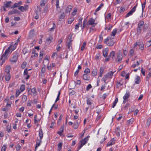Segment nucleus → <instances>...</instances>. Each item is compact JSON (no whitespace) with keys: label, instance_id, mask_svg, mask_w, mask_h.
<instances>
[{"label":"nucleus","instance_id":"f257e3e1","mask_svg":"<svg viewBox=\"0 0 151 151\" xmlns=\"http://www.w3.org/2000/svg\"><path fill=\"white\" fill-rule=\"evenodd\" d=\"M10 47H8L7 49L6 50L4 53L1 56L0 60H2V64H3L6 60L8 58V57L11 54L10 52L9 49Z\"/></svg>","mask_w":151,"mask_h":151},{"label":"nucleus","instance_id":"f03ea898","mask_svg":"<svg viewBox=\"0 0 151 151\" xmlns=\"http://www.w3.org/2000/svg\"><path fill=\"white\" fill-rule=\"evenodd\" d=\"M114 72H112L111 71L106 73L103 77L102 79V80L104 82V83L105 84H106V80L108 78H111L112 76L113 75L114 73Z\"/></svg>","mask_w":151,"mask_h":151},{"label":"nucleus","instance_id":"7ed1b4c3","mask_svg":"<svg viewBox=\"0 0 151 151\" xmlns=\"http://www.w3.org/2000/svg\"><path fill=\"white\" fill-rule=\"evenodd\" d=\"M89 137V136H88L85 138L80 141L81 145L79 147V149H80L83 145H84L87 143L88 140V138Z\"/></svg>","mask_w":151,"mask_h":151},{"label":"nucleus","instance_id":"20e7f679","mask_svg":"<svg viewBox=\"0 0 151 151\" xmlns=\"http://www.w3.org/2000/svg\"><path fill=\"white\" fill-rule=\"evenodd\" d=\"M137 6V4H136V6H134L132 9L126 15V17H128L129 16L132 15L136 10V8Z\"/></svg>","mask_w":151,"mask_h":151},{"label":"nucleus","instance_id":"39448f33","mask_svg":"<svg viewBox=\"0 0 151 151\" xmlns=\"http://www.w3.org/2000/svg\"><path fill=\"white\" fill-rule=\"evenodd\" d=\"M137 6V4H136V6H134L132 9L126 15V17H128L129 16L132 15L136 10V8Z\"/></svg>","mask_w":151,"mask_h":151},{"label":"nucleus","instance_id":"423d86ee","mask_svg":"<svg viewBox=\"0 0 151 151\" xmlns=\"http://www.w3.org/2000/svg\"><path fill=\"white\" fill-rule=\"evenodd\" d=\"M18 57V54L17 53H15L13 56L12 59L10 60V62L12 64L15 63L17 61Z\"/></svg>","mask_w":151,"mask_h":151},{"label":"nucleus","instance_id":"0eeeda50","mask_svg":"<svg viewBox=\"0 0 151 151\" xmlns=\"http://www.w3.org/2000/svg\"><path fill=\"white\" fill-rule=\"evenodd\" d=\"M137 46H139V48L141 50H143L144 49V45L142 42H136L134 44V47L135 48Z\"/></svg>","mask_w":151,"mask_h":151},{"label":"nucleus","instance_id":"6e6552de","mask_svg":"<svg viewBox=\"0 0 151 151\" xmlns=\"http://www.w3.org/2000/svg\"><path fill=\"white\" fill-rule=\"evenodd\" d=\"M122 58L123 56L122 55L119 53L116 59L115 60V62L118 63H120L122 60Z\"/></svg>","mask_w":151,"mask_h":151},{"label":"nucleus","instance_id":"1a4fd4ad","mask_svg":"<svg viewBox=\"0 0 151 151\" xmlns=\"http://www.w3.org/2000/svg\"><path fill=\"white\" fill-rule=\"evenodd\" d=\"M144 22L143 21H140L139 23L138 24V27L142 28L144 27L145 29H147V26H145V25L143 26L144 24Z\"/></svg>","mask_w":151,"mask_h":151},{"label":"nucleus","instance_id":"9d476101","mask_svg":"<svg viewBox=\"0 0 151 151\" xmlns=\"http://www.w3.org/2000/svg\"><path fill=\"white\" fill-rule=\"evenodd\" d=\"M52 3L55 2V3H56L55 5L56 6L57 9L58 10V12H59L60 11V8L59 7V0H52Z\"/></svg>","mask_w":151,"mask_h":151},{"label":"nucleus","instance_id":"9b49d317","mask_svg":"<svg viewBox=\"0 0 151 151\" xmlns=\"http://www.w3.org/2000/svg\"><path fill=\"white\" fill-rule=\"evenodd\" d=\"M72 41V40L71 38H70L69 39V41H68L67 43L68 48L69 49H71L72 48V44L71 43V42Z\"/></svg>","mask_w":151,"mask_h":151},{"label":"nucleus","instance_id":"f8f14e48","mask_svg":"<svg viewBox=\"0 0 151 151\" xmlns=\"http://www.w3.org/2000/svg\"><path fill=\"white\" fill-rule=\"evenodd\" d=\"M53 39V37L52 36H50L46 39V43L49 44Z\"/></svg>","mask_w":151,"mask_h":151},{"label":"nucleus","instance_id":"ddd939ff","mask_svg":"<svg viewBox=\"0 0 151 151\" xmlns=\"http://www.w3.org/2000/svg\"><path fill=\"white\" fill-rule=\"evenodd\" d=\"M64 128V125H62L60 129L59 130L58 132L57 133L60 135H61L62 133L63 132Z\"/></svg>","mask_w":151,"mask_h":151},{"label":"nucleus","instance_id":"4468645a","mask_svg":"<svg viewBox=\"0 0 151 151\" xmlns=\"http://www.w3.org/2000/svg\"><path fill=\"white\" fill-rule=\"evenodd\" d=\"M109 49L108 48H105L103 51V56L105 57H106L108 55V52Z\"/></svg>","mask_w":151,"mask_h":151},{"label":"nucleus","instance_id":"2eb2a0df","mask_svg":"<svg viewBox=\"0 0 151 151\" xmlns=\"http://www.w3.org/2000/svg\"><path fill=\"white\" fill-rule=\"evenodd\" d=\"M17 45V44H16V43H15L14 45H11L8 47H10V49H9V50L10 51V52L11 53L15 48Z\"/></svg>","mask_w":151,"mask_h":151},{"label":"nucleus","instance_id":"dca6fc26","mask_svg":"<svg viewBox=\"0 0 151 151\" xmlns=\"http://www.w3.org/2000/svg\"><path fill=\"white\" fill-rule=\"evenodd\" d=\"M95 22V19L91 18L89 19L88 21V23L89 25H93L94 24Z\"/></svg>","mask_w":151,"mask_h":151},{"label":"nucleus","instance_id":"f3484780","mask_svg":"<svg viewBox=\"0 0 151 151\" xmlns=\"http://www.w3.org/2000/svg\"><path fill=\"white\" fill-rule=\"evenodd\" d=\"M65 17V14L64 12L62 13L60 15L59 17L60 21H63L64 20Z\"/></svg>","mask_w":151,"mask_h":151},{"label":"nucleus","instance_id":"a211bd4d","mask_svg":"<svg viewBox=\"0 0 151 151\" xmlns=\"http://www.w3.org/2000/svg\"><path fill=\"white\" fill-rule=\"evenodd\" d=\"M142 15L140 16V18H142L143 16V12H144V9L145 8V1L143 4H142Z\"/></svg>","mask_w":151,"mask_h":151},{"label":"nucleus","instance_id":"6ab92c4d","mask_svg":"<svg viewBox=\"0 0 151 151\" xmlns=\"http://www.w3.org/2000/svg\"><path fill=\"white\" fill-rule=\"evenodd\" d=\"M104 71V69L103 67H101L100 68L99 77L102 76L103 73Z\"/></svg>","mask_w":151,"mask_h":151},{"label":"nucleus","instance_id":"aec40b11","mask_svg":"<svg viewBox=\"0 0 151 151\" xmlns=\"http://www.w3.org/2000/svg\"><path fill=\"white\" fill-rule=\"evenodd\" d=\"M114 42L111 40H110L106 44L109 46H111L113 45Z\"/></svg>","mask_w":151,"mask_h":151},{"label":"nucleus","instance_id":"412c9836","mask_svg":"<svg viewBox=\"0 0 151 151\" xmlns=\"http://www.w3.org/2000/svg\"><path fill=\"white\" fill-rule=\"evenodd\" d=\"M12 2L11 1L6 2V4H4V6L6 8L9 7L11 5Z\"/></svg>","mask_w":151,"mask_h":151},{"label":"nucleus","instance_id":"4be33fe9","mask_svg":"<svg viewBox=\"0 0 151 151\" xmlns=\"http://www.w3.org/2000/svg\"><path fill=\"white\" fill-rule=\"evenodd\" d=\"M72 9V7L71 6H69L66 8V11H65V13H69L70 12V11Z\"/></svg>","mask_w":151,"mask_h":151},{"label":"nucleus","instance_id":"5701e85b","mask_svg":"<svg viewBox=\"0 0 151 151\" xmlns=\"http://www.w3.org/2000/svg\"><path fill=\"white\" fill-rule=\"evenodd\" d=\"M115 52L114 51H112L110 53L109 55V56L110 58H112L113 60H114L115 57Z\"/></svg>","mask_w":151,"mask_h":151},{"label":"nucleus","instance_id":"b1692460","mask_svg":"<svg viewBox=\"0 0 151 151\" xmlns=\"http://www.w3.org/2000/svg\"><path fill=\"white\" fill-rule=\"evenodd\" d=\"M41 140L38 139L36 142V145L35 147V150L36 151L37 148L40 145V142H41Z\"/></svg>","mask_w":151,"mask_h":151},{"label":"nucleus","instance_id":"393cba45","mask_svg":"<svg viewBox=\"0 0 151 151\" xmlns=\"http://www.w3.org/2000/svg\"><path fill=\"white\" fill-rule=\"evenodd\" d=\"M120 130L119 127H118L115 130V132L117 136L118 137H119L120 135Z\"/></svg>","mask_w":151,"mask_h":151},{"label":"nucleus","instance_id":"a878e982","mask_svg":"<svg viewBox=\"0 0 151 151\" xmlns=\"http://www.w3.org/2000/svg\"><path fill=\"white\" fill-rule=\"evenodd\" d=\"M130 94L129 92H127L123 97L124 99H127L129 96Z\"/></svg>","mask_w":151,"mask_h":151},{"label":"nucleus","instance_id":"bb28decb","mask_svg":"<svg viewBox=\"0 0 151 151\" xmlns=\"http://www.w3.org/2000/svg\"><path fill=\"white\" fill-rule=\"evenodd\" d=\"M11 69V67L10 66H7L5 69V72L7 73V74L9 73L10 70Z\"/></svg>","mask_w":151,"mask_h":151},{"label":"nucleus","instance_id":"cd10ccee","mask_svg":"<svg viewBox=\"0 0 151 151\" xmlns=\"http://www.w3.org/2000/svg\"><path fill=\"white\" fill-rule=\"evenodd\" d=\"M114 141L113 139H111L109 142L107 144V146H110L114 144Z\"/></svg>","mask_w":151,"mask_h":151},{"label":"nucleus","instance_id":"c85d7f7f","mask_svg":"<svg viewBox=\"0 0 151 151\" xmlns=\"http://www.w3.org/2000/svg\"><path fill=\"white\" fill-rule=\"evenodd\" d=\"M142 28L138 27L137 29V35H139L141 33L142 31Z\"/></svg>","mask_w":151,"mask_h":151},{"label":"nucleus","instance_id":"c756f323","mask_svg":"<svg viewBox=\"0 0 151 151\" xmlns=\"http://www.w3.org/2000/svg\"><path fill=\"white\" fill-rule=\"evenodd\" d=\"M39 135L40 138V140H41L43 138V133L42 130L41 129L40 130Z\"/></svg>","mask_w":151,"mask_h":151},{"label":"nucleus","instance_id":"7c9ffc66","mask_svg":"<svg viewBox=\"0 0 151 151\" xmlns=\"http://www.w3.org/2000/svg\"><path fill=\"white\" fill-rule=\"evenodd\" d=\"M11 78V76L9 73L7 74L5 76V80L6 81H9Z\"/></svg>","mask_w":151,"mask_h":151},{"label":"nucleus","instance_id":"2f4dec72","mask_svg":"<svg viewBox=\"0 0 151 151\" xmlns=\"http://www.w3.org/2000/svg\"><path fill=\"white\" fill-rule=\"evenodd\" d=\"M118 99L117 98H116L115 99L114 101V102L113 103V105L112 106V108H114L115 107V106H116V103H117V102H118Z\"/></svg>","mask_w":151,"mask_h":151},{"label":"nucleus","instance_id":"473e14b6","mask_svg":"<svg viewBox=\"0 0 151 151\" xmlns=\"http://www.w3.org/2000/svg\"><path fill=\"white\" fill-rule=\"evenodd\" d=\"M135 83L136 84H139L140 83V77L139 76H137L135 81Z\"/></svg>","mask_w":151,"mask_h":151},{"label":"nucleus","instance_id":"72a5a7b5","mask_svg":"<svg viewBox=\"0 0 151 151\" xmlns=\"http://www.w3.org/2000/svg\"><path fill=\"white\" fill-rule=\"evenodd\" d=\"M19 6H20L19 5V4L18 3H15L13 6H12L11 7V8H16L17 7H19Z\"/></svg>","mask_w":151,"mask_h":151},{"label":"nucleus","instance_id":"f704fd0d","mask_svg":"<svg viewBox=\"0 0 151 151\" xmlns=\"http://www.w3.org/2000/svg\"><path fill=\"white\" fill-rule=\"evenodd\" d=\"M27 97L26 95H23L22 97V101L24 102L27 100Z\"/></svg>","mask_w":151,"mask_h":151},{"label":"nucleus","instance_id":"c9c22d12","mask_svg":"<svg viewBox=\"0 0 151 151\" xmlns=\"http://www.w3.org/2000/svg\"><path fill=\"white\" fill-rule=\"evenodd\" d=\"M151 45V39L148 41L146 42V45L147 47H149Z\"/></svg>","mask_w":151,"mask_h":151},{"label":"nucleus","instance_id":"e433bc0d","mask_svg":"<svg viewBox=\"0 0 151 151\" xmlns=\"http://www.w3.org/2000/svg\"><path fill=\"white\" fill-rule=\"evenodd\" d=\"M134 119L131 118L128 121V125H130L132 124L134 122Z\"/></svg>","mask_w":151,"mask_h":151},{"label":"nucleus","instance_id":"4c0bfd02","mask_svg":"<svg viewBox=\"0 0 151 151\" xmlns=\"http://www.w3.org/2000/svg\"><path fill=\"white\" fill-rule=\"evenodd\" d=\"M103 6L104 4L102 3L99 6V7L96 9L95 11V12H96L99 11Z\"/></svg>","mask_w":151,"mask_h":151},{"label":"nucleus","instance_id":"58836bf2","mask_svg":"<svg viewBox=\"0 0 151 151\" xmlns=\"http://www.w3.org/2000/svg\"><path fill=\"white\" fill-rule=\"evenodd\" d=\"M40 9H39V12H37V16H35V18L36 19H38L39 17V15L40 14Z\"/></svg>","mask_w":151,"mask_h":151},{"label":"nucleus","instance_id":"ea45409f","mask_svg":"<svg viewBox=\"0 0 151 151\" xmlns=\"http://www.w3.org/2000/svg\"><path fill=\"white\" fill-rule=\"evenodd\" d=\"M27 64V63L26 62H23L21 65V68L22 69H24L25 67Z\"/></svg>","mask_w":151,"mask_h":151},{"label":"nucleus","instance_id":"a19ab883","mask_svg":"<svg viewBox=\"0 0 151 151\" xmlns=\"http://www.w3.org/2000/svg\"><path fill=\"white\" fill-rule=\"evenodd\" d=\"M18 9L22 12H23L24 10L26 11L24 7L23 6H19Z\"/></svg>","mask_w":151,"mask_h":151},{"label":"nucleus","instance_id":"79ce46f5","mask_svg":"<svg viewBox=\"0 0 151 151\" xmlns=\"http://www.w3.org/2000/svg\"><path fill=\"white\" fill-rule=\"evenodd\" d=\"M31 92L33 93L34 96L36 95V91L35 88H33L31 89Z\"/></svg>","mask_w":151,"mask_h":151},{"label":"nucleus","instance_id":"37998d69","mask_svg":"<svg viewBox=\"0 0 151 151\" xmlns=\"http://www.w3.org/2000/svg\"><path fill=\"white\" fill-rule=\"evenodd\" d=\"M151 76V73L150 72H149L146 76V80L147 81H148L150 78Z\"/></svg>","mask_w":151,"mask_h":151},{"label":"nucleus","instance_id":"c03bdc74","mask_svg":"<svg viewBox=\"0 0 151 151\" xmlns=\"http://www.w3.org/2000/svg\"><path fill=\"white\" fill-rule=\"evenodd\" d=\"M86 45V42H84L83 43V45L82 46V47H81V50L82 51H83L84 50V49L85 48V47Z\"/></svg>","mask_w":151,"mask_h":151},{"label":"nucleus","instance_id":"a18cd8bd","mask_svg":"<svg viewBox=\"0 0 151 151\" xmlns=\"http://www.w3.org/2000/svg\"><path fill=\"white\" fill-rule=\"evenodd\" d=\"M92 73L94 76H96L97 74V70L96 69H94L92 72Z\"/></svg>","mask_w":151,"mask_h":151},{"label":"nucleus","instance_id":"49530a36","mask_svg":"<svg viewBox=\"0 0 151 151\" xmlns=\"http://www.w3.org/2000/svg\"><path fill=\"white\" fill-rule=\"evenodd\" d=\"M25 88V86L24 85H21L20 89L21 92L23 91Z\"/></svg>","mask_w":151,"mask_h":151},{"label":"nucleus","instance_id":"de8ad7c7","mask_svg":"<svg viewBox=\"0 0 151 151\" xmlns=\"http://www.w3.org/2000/svg\"><path fill=\"white\" fill-rule=\"evenodd\" d=\"M83 78L85 80H88L87 75L86 74H84L83 75Z\"/></svg>","mask_w":151,"mask_h":151},{"label":"nucleus","instance_id":"09e8293b","mask_svg":"<svg viewBox=\"0 0 151 151\" xmlns=\"http://www.w3.org/2000/svg\"><path fill=\"white\" fill-rule=\"evenodd\" d=\"M62 144L61 142L59 143L58 145V151H60V150H61V148H62Z\"/></svg>","mask_w":151,"mask_h":151},{"label":"nucleus","instance_id":"8fccbe9b","mask_svg":"<svg viewBox=\"0 0 151 151\" xmlns=\"http://www.w3.org/2000/svg\"><path fill=\"white\" fill-rule=\"evenodd\" d=\"M117 30L116 29H114L112 32V34L111 35L114 36L115 35L117 32Z\"/></svg>","mask_w":151,"mask_h":151},{"label":"nucleus","instance_id":"3c124183","mask_svg":"<svg viewBox=\"0 0 151 151\" xmlns=\"http://www.w3.org/2000/svg\"><path fill=\"white\" fill-rule=\"evenodd\" d=\"M74 19L73 18H70L69 19L68 21V24H71L72 22L74 21Z\"/></svg>","mask_w":151,"mask_h":151},{"label":"nucleus","instance_id":"603ef678","mask_svg":"<svg viewBox=\"0 0 151 151\" xmlns=\"http://www.w3.org/2000/svg\"><path fill=\"white\" fill-rule=\"evenodd\" d=\"M11 127L10 126L8 125L6 127V130L8 132H9L11 131Z\"/></svg>","mask_w":151,"mask_h":151},{"label":"nucleus","instance_id":"864d4df0","mask_svg":"<svg viewBox=\"0 0 151 151\" xmlns=\"http://www.w3.org/2000/svg\"><path fill=\"white\" fill-rule=\"evenodd\" d=\"M111 14L110 13H109L106 15V18L108 19H111Z\"/></svg>","mask_w":151,"mask_h":151},{"label":"nucleus","instance_id":"5fc2aeb1","mask_svg":"<svg viewBox=\"0 0 151 151\" xmlns=\"http://www.w3.org/2000/svg\"><path fill=\"white\" fill-rule=\"evenodd\" d=\"M28 71L27 68H26L24 70V76H27L28 75Z\"/></svg>","mask_w":151,"mask_h":151},{"label":"nucleus","instance_id":"6e6d98bb","mask_svg":"<svg viewBox=\"0 0 151 151\" xmlns=\"http://www.w3.org/2000/svg\"><path fill=\"white\" fill-rule=\"evenodd\" d=\"M86 22H87V19H86L85 20H84V21H83V28H82V29H83V28H84L85 26H86Z\"/></svg>","mask_w":151,"mask_h":151},{"label":"nucleus","instance_id":"4d7b16f0","mask_svg":"<svg viewBox=\"0 0 151 151\" xmlns=\"http://www.w3.org/2000/svg\"><path fill=\"white\" fill-rule=\"evenodd\" d=\"M78 127V122H77L76 124H74L73 127L74 129H77Z\"/></svg>","mask_w":151,"mask_h":151},{"label":"nucleus","instance_id":"13d9d810","mask_svg":"<svg viewBox=\"0 0 151 151\" xmlns=\"http://www.w3.org/2000/svg\"><path fill=\"white\" fill-rule=\"evenodd\" d=\"M87 104L88 105H90L91 104L92 101H91L89 100V99H88L86 101Z\"/></svg>","mask_w":151,"mask_h":151},{"label":"nucleus","instance_id":"bf43d9fd","mask_svg":"<svg viewBox=\"0 0 151 151\" xmlns=\"http://www.w3.org/2000/svg\"><path fill=\"white\" fill-rule=\"evenodd\" d=\"M100 55V54L99 53H98L97 54L95 57L96 59V60L99 59V58Z\"/></svg>","mask_w":151,"mask_h":151},{"label":"nucleus","instance_id":"052dcab7","mask_svg":"<svg viewBox=\"0 0 151 151\" xmlns=\"http://www.w3.org/2000/svg\"><path fill=\"white\" fill-rule=\"evenodd\" d=\"M134 54V50L132 49L131 50L129 51V55L132 56Z\"/></svg>","mask_w":151,"mask_h":151},{"label":"nucleus","instance_id":"680f3d73","mask_svg":"<svg viewBox=\"0 0 151 151\" xmlns=\"http://www.w3.org/2000/svg\"><path fill=\"white\" fill-rule=\"evenodd\" d=\"M6 148V146L5 145H4L2 147L1 151H5Z\"/></svg>","mask_w":151,"mask_h":151},{"label":"nucleus","instance_id":"e2e57ef3","mask_svg":"<svg viewBox=\"0 0 151 151\" xmlns=\"http://www.w3.org/2000/svg\"><path fill=\"white\" fill-rule=\"evenodd\" d=\"M91 88V85L90 84H88L86 88V90L88 91L89 90V89H90Z\"/></svg>","mask_w":151,"mask_h":151},{"label":"nucleus","instance_id":"0e129e2a","mask_svg":"<svg viewBox=\"0 0 151 151\" xmlns=\"http://www.w3.org/2000/svg\"><path fill=\"white\" fill-rule=\"evenodd\" d=\"M141 72L143 75L145 76V70H144L143 68L142 67L141 69Z\"/></svg>","mask_w":151,"mask_h":151},{"label":"nucleus","instance_id":"69168bd1","mask_svg":"<svg viewBox=\"0 0 151 151\" xmlns=\"http://www.w3.org/2000/svg\"><path fill=\"white\" fill-rule=\"evenodd\" d=\"M84 72L85 73H90V70L89 68H87L85 69Z\"/></svg>","mask_w":151,"mask_h":151},{"label":"nucleus","instance_id":"338daca9","mask_svg":"<svg viewBox=\"0 0 151 151\" xmlns=\"http://www.w3.org/2000/svg\"><path fill=\"white\" fill-rule=\"evenodd\" d=\"M150 119H148L147 120V126H149V125L150 124Z\"/></svg>","mask_w":151,"mask_h":151},{"label":"nucleus","instance_id":"774afa93","mask_svg":"<svg viewBox=\"0 0 151 151\" xmlns=\"http://www.w3.org/2000/svg\"><path fill=\"white\" fill-rule=\"evenodd\" d=\"M37 119V116L36 115L35 116L34 119L35 124H36L38 122V121Z\"/></svg>","mask_w":151,"mask_h":151}]
</instances>
